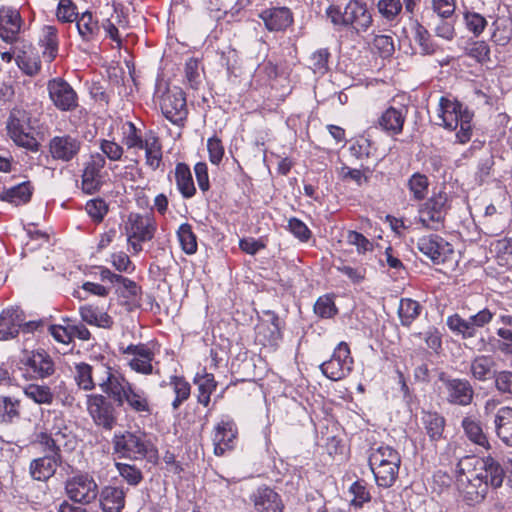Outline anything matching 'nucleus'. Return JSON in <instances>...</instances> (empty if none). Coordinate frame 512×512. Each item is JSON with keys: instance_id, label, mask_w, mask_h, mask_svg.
Returning <instances> with one entry per match:
<instances>
[{"instance_id": "nucleus-45", "label": "nucleus", "mask_w": 512, "mask_h": 512, "mask_svg": "<svg viewBox=\"0 0 512 512\" xmlns=\"http://www.w3.org/2000/svg\"><path fill=\"white\" fill-rule=\"evenodd\" d=\"M422 424L426 434L431 440L436 441L442 437L445 419L437 412L424 411L422 415Z\"/></svg>"}, {"instance_id": "nucleus-3", "label": "nucleus", "mask_w": 512, "mask_h": 512, "mask_svg": "<svg viewBox=\"0 0 512 512\" xmlns=\"http://www.w3.org/2000/svg\"><path fill=\"white\" fill-rule=\"evenodd\" d=\"M368 462L379 487L393 486L401 465V456L397 450L384 444L371 447Z\"/></svg>"}, {"instance_id": "nucleus-8", "label": "nucleus", "mask_w": 512, "mask_h": 512, "mask_svg": "<svg viewBox=\"0 0 512 512\" xmlns=\"http://www.w3.org/2000/svg\"><path fill=\"white\" fill-rule=\"evenodd\" d=\"M148 446L145 435L139 432H116L112 438L113 454L118 458L144 459L148 453Z\"/></svg>"}, {"instance_id": "nucleus-32", "label": "nucleus", "mask_w": 512, "mask_h": 512, "mask_svg": "<svg viewBox=\"0 0 512 512\" xmlns=\"http://www.w3.org/2000/svg\"><path fill=\"white\" fill-rule=\"evenodd\" d=\"M471 376L478 381L496 378V362L490 355H479L470 364Z\"/></svg>"}, {"instance_id": "nucleus-4", "label": "nucleus", "mask_w": 512, "mask_h": 512, "mask_svg": "<svg viewBox=\"0 0 512 512\" xmlns=\"http://www.w3.org/2000/svg\"><path fill=\"white\" fill-rule=\"evenodd\" d=\"M473 113L457 101L448 97H441L438 106L439 125L448 130H459L456 138L459 143L465 144L472 137V119Z\"/></svg>"}, {"instance_id": "nucleus-31", "label": "nucleus", "mask_w": 512, "mask_h": 512, "mask_svg": "<svg viewBox=\"0 0 512 512\" xmlns=\"http://www.w3.org/2000/svg\"><path fill=\"white\" fill-rule=\"evenodd\" d=\"M145 151V164L152 170L160 168L163 161L162 144L160 138L153 131L145 135L143 149Z\"/></svg>"}, {"instance_id": "nucleus-39", "label": "nucleus", "mask_w": 512, "mask_h": 512, "mask_svg": "<svg viewBox=\"0 0 512 512\" xmlns=\"http://www.w3.org/2000/svg\"><path fill=\"white\" fill-rule=\"evenodd\" d=\"M491 40L497 45L504 46L512 39V18L508 16L496 17L492 22Z\"/></svg>"}, {"instance_id": "nucleus-57", "label": "nucleus", "mask_w": 512, "mask_h": 512, "mask_svg": "<svg viewBox=\"0 0 512 512\" xmlns=\"http://www.w3.org/2000/svg\"><path fill=\"white\" fill-rule=\"evenodd\" d=\"M119 475L131 486H137L143 480L142 471L135 465L116 462Z\"/></svg>"}, {"instance_id": "nucleus-60", "label": "nucleus", "mask_w": 512, "mask_h": 512, "mask_svg": "<svg viewBox=\"0 0 512 512\" xmlns=\"http://www.w3.org/2000/svg\"><path fill=\"white\" fill-rule=\"evenodd\" d=\"M373 48L377 50L381 57L387 58L392 56L395 51L393 37L386 34L376 35L373 39Z\"/></svg>"}, {"instance_id": "nucleus-35", "label": "nucleus", "mask_w": 512, "mask_h": 512, "mask_svg": "<svg viewBox=\"0 0 512 512\" xmlns=\"http://www.w3.org/2000/svg\"><path fill=\"white\" fill-rule=\"evenodd\" d=\"M21 400L11 396H0V424L11 425L21 418Z\"/></svg>"}, {"instance_id": "nucleus-54", "label": "nucleus", "mask_w": 512, "mask_h": 512, "mask_svg": "<svg viewBox=\"0 0 512 512\" xmlns=\"http://www.w3.org/2000/svg\"><path fill=\"white\" fill-rule=\"evenodd\" d=\"M415 42L420 46L423 54L432 55L437 50L428 30L420 23L415 26Z\"/></svg>"}, {"instance_id": "nucleus-14", "label": "nucleus", "mask_w": 512, "mask_h": 512, "mask_svg": "<svg viewBox=\"0 0 512 512\" xmlns=\"http://www.w3.org/2000/svg\"><path fill=\"white\" fill-rule=\"evenodd\" d=\"M87 410L94 423L111 431L117 425V412L112 402L101 394L87 397Z\"/></svg>"}, {"instance_id": "nucleus-59", "label": "nucleus", "mask_w": 512, "mask_h": 512, "mask_svg": "<svg viewBox=\"0 0 512 512\" xmlns=\"http://www.w3.org/2000/svg\"><path fill=\"white\" fill-rule=\"evenodd\" d=\"M117 284L116 292L123 298L134 300L141 294V287L127 277L121 276Z\"/></svg>"}, {"instance_id": "nucleus-2", "label": "nucleus", "mask_w": 512, "mask_h": 512, "mask_svg": "<svg viewBox=\"0 0 512 512\" xmlns=\"http://www.w3.org/2000/svg\"><path fill=\"white\" fill-rule=\"evenodd\" d=\"M105 377L98 383L104 393L118 405H126L127 409L142 417L152 415L153 406L148 394L123 376H115L108 367H102Z\"/></svg>"}, {"instance_id": "nucleus-6", "label": "nucleus", "mask_w": 512, "mask_h": 512, "mask_svg": "<svg viewBox=\"0 0 512 512\" xmlns=\"http://www.w3.org/2000/svg\"><path fill=\"white\" fill-rule=\"evenodd\" d=\"M33 128L29 112L18 108L11 111L7 122L10 138L16 145L36 152L39 150L40 144L33 135Z\"/></svg>"}, {"instance_id": "nucleus-16", "label": "nucleus", "mask_w": 512, "mask_h": 512, "mask_svg": "<svg viewBox=\"0 0 512 512\" xmlns=\"http://www.w3.org/2000/svg\"><path fill=\"white\" fill-rule=\"evenodd\" d=\"M36 323L25 321V316L19 308H9L0 315V340H8L18 335L22 329L24 332H32Z\"/></svg>"}, {"instance_id": "nucleus-36", "label": "nucleus", "mask_w": 512, "mask_h": 512, "mask_svg": "<svg viewBox=\"0 0 512 512\" xmlns=\"http://www.w3.org/2000/svg\"><path fill=\"white\" fill-rule=\"evenodd\" d=\"M175 182L177 189L183 198L190 199L196 194V187L194 185L192 173L187 164H176Z\"/></svg>"}, {"instance_id": "nucleus-22", "label": "nucleus", "mask_w": 512, "mask_h": 512, "mask_svg": "<svg viewBox=\"0 0 512 512\" xmlns=\"http://www.w3.org/2000/svg\"><path fill=\"white\" fill-rule=\"evenodd\" d=\"M105 164V157L100 153L92 154L85 163L81 186L86 194H93L101 188L103 184L102 170Z\"/></svg>"}, {"instance_id": "nucleus-30", "label": "nucleus", "mask_w": 512, "mask_h": 512, "mask_svg": "<svg viewBox=\"0 0 512 512\" xmlns=\"http://www.w3.org/2000/svg\"><path fill=\"white\" fill-rule=\"evenodd\" d=\"M99 502L103 512H121L125 506L124 487L107 485L99 491Z\"/></svg>"}, {"instance_id": "nucleus-56", "label": "nucleus", "mask_w": 512, "mask_h": 512, "mask_svg": "<svg viewBox=\"0 0 512 512\" xmlns=\"http://www.w3.org/2000/svg\"><path fill=\"white\" fill-rule=\"evenodd\" d=\"M16 63L18 67L29 76L36 75L41 68V62L38 57L25 51L16 56Z\"/></svg>"}, {"instance_id": "nucleus-5", "label": "nucleus", "mask_w": 512, "mask_h": 512, "mask_svg": "<svg viewBox=\"0 0 512 512\" xmlns=\"http://www.w3.org/2000/svg\"><path fill=\"white\" fill-rule=\"evenodd\" d=\"M326 16L335 26L349 27L357 33H364L373 24V15L367 4L360 0H350L344 11L339 6L330 5L326 9Z\"/></svg>"}, {"instance_id": "nucleus-1", "label": "nucleus", "mask_w": 512, "mask_h": 512, "mask_svg": "<svg viewBox=\"0 0 512 512\" xmlns=\"http://www.w3.org/2000/svg\"><path fill=\"white\" fill-rule=\"evenodd\" d=\"M456 472L457 488L470 505L483 501L489 486L501 487L505 477L504 469L491 456H466L458 462Z\"/></svg>"}, {"instance_id": "nucleus-43", "label": "nucleus", "mask_w": 512, "mask_h": 512, "mask_svg": "<svg viewBox=\"0 0 512 512\" xmlns=\"http://www.w3.org/2000/svg\"><path fill=\"white\" fill-rule=\"evenodd\" d=\"M79 35L84 41H93L100 33V25L91 12H84L76 19Z\"/></svg>"}, {"instance_id": "nucleus-7", "label": "nucleus", "mask_w": 512, "mask_h": 512, "mask_svg": "<svg viewBox=\"0 0 512 512\" xmlns=\"http://www.w3.org/2000/svg\"><path fill=\"white\" fill-rule=\"evenodd\" d=\"M127 243L134 254L142 251V243L151 241L157 230V223L150 215L130 213L124 226Z\"/></svg>"}, {"instance_id": "nucleus-58", "label": "nucleus", "mask_w": 512, "mask_h": 512, "mask_svg": "<svg viewBox=\"0 0 512 512\" xmlns=\"http://www.w3.org/2000/svg\"><path fill=\"white\" fill-rule=\"evenodd\" d=\"M330 58V53L327 48H321L310 56V68L314 73H318L320 75L325 74L328 69V62Z\"/></svg>"}, {"instance_id": "nucleus-41", "label": "nucleus", "mask_w": 512, "mask_h": 512, "mask_svg": "<svg viewBox=\"0 0 512 512\" xmlns=\"http://www.w3.org/2000/svg\"><path fill=\"white\" fill-rule=\"evenodd\" d=\"M32 196V188L29 182H23L3 191L0 195L2 201L16 206L26 204Z\"/></svg>"}, {"instance_id": "nucleus-18", "label": "nucleus", "mask_w": 512, "mask_h": 512, "mask_svg": "<svg viewBox=\"0 0 512 512\" xmlns=\"http://www.w3.org/2000/svg\"><path fill=\"white\" fill-rule=\"evenodd\" d=\"M49 98L61 111H72L78 106V96L72 86L61 78L48 82Z\"/></svg>"}, {"instance_id": "nucleus-12", "label": "nucleus", "mask_w": 512, "mask_h": 512, "mask_svg": "<svg viewBox=\"0 0 512 512\" xmlns=\"http://www.w3.org/2000/svg\"><path fill=\"white\" fill-rule=\"evenodd\" d=\"M448 208V195L446 192L440 191L421 206L419 222L423 227L437 231L444 226Z\"/></svg>"}, {"instance_id": "nucleus-33", "label": "nucleus", "mask_w": 512, "mask_h": 512, "mask_svg": "<svg viewBox=\"0 0 512 512\" xmlns=\"http://www.w3.org/2000/svg\"><path fill=\"white\" fill-rule=\"evenodd\" d=\"M494 424L498 438L507 446L512 447V408L508 406L499 408Z\"/></svg>"}, {"instance_id": "nucleus-9", "label": "nucleus", "mask_w": 512, "mask_h": 512, "mask_svg": "<svg viewBox=\"0 0 512 512\" xmlns=\"http://www.w3.org/2000/svg\"><path fill=\"white\" fill-rule=\"evenodd\" d=\"M494 315L495 313L488 308H484L468 318L454 313L447 317L446 325L454 335L460 336L462 339H470L476 336L478 329L490 324Z\"/></svg>"}, {"instance_id": "nucleus-17", "label": "nucleus", "mask_w": 512, "mask_h": 512, "mask_svg": "<svg viewBox=\"0 0 512 512\" xmlns=\"http://www.w3.org/2000/svg\"><path fill=\"white\" fill-rule=\"evenodd\" d=\"M121 353L131 356L128 366L136 373L151 375L155 372L152 365L155 353L147 344H130L125 348H121Z\"/></svg>"}, {"instance_id": "nucleus-27", "label": "nucleus", "mask_w": 512, "mask_h": 512, "mask_svg": "<svg viewBox=\"0 0 512 512\" xmlns=\"http://www.w3.org/2000/svg\"><path fill=\"white\" fill-rule=\"evenodd\" d=\"M251 501L257 512H283L284 509L280 495L267 486L259 487L251 495Z\"/></svg>"}, {"instance_id": "nucleus-48", "label": "nucleus", "mask_w": 512, "mask_h": 512, "mask_svg": "<svg viewBox=\"0 0 512 512\" xmlns=\"http://www.w3.org/2000/svg\"><path fill=\"white\" fill-rule=\"evenodd\" d=\"M195 383L198 386L197 400L200 404L207 407L211 400V394L216 390L217 382L215 381L214 375L211 373H204L203 375L197 376Z\"/></svg>"}, {"instance_id": "nucleus-23", "label": "nucleus", "mask_w": 512, "mask_h": 512, "mask_svg": "<svg viewBox=\"0 0 512 512\" xmlns=\"http://www.w3.org/2000/svg\"><path fill=\"white\" fill-rule=\"evenodd\" d=\"M440 380L445 387L446 399L449 403L460 406L469 405L474 397V389L470 382L460 378H446L444 374Z\"/></svg>"}, {"instance_id": "nucleus-38", "label": "nucleus", "mask_w": 512, "mask_h": 512, "mask_svg": "<svg viewBox=\"0 0 512 512\" xmlns=\"http://www.w3.org/2000/svg\"><path fill=\"white\" fill-rule=\"evenodd\" d=\"M377 12L389 25L396 26L401 20L403 3L401 0H378Z\"/></svg>"}, {"instance_id": "nucleus-46", "label": "nucleus", "mask_w": 512, "mask_h": 512, "mask_svg": "<svg viewBox=\"0 0 512 512\" xmlns=\"http://www.w3.org/2000/svg\"><path fill=\"white\" fill-rule=\"evenodd\" d=\"M122 143L128 149L142 150L145 143V137L142 136L141 129L137 128L136 125L127 121L123 124L122 128Z\"/></svg>"}, {"instance_id": "nucleus-21", "label": "nucleus", "mask_w": 512, "mask_h": 512, "mask_svg": "<svg viewBox=\"0 0 512 512\" xmlns=\"http://www.w3.org/2000/svg\"><path fill=\"white\" fill-rule=\"evenodd\" d=\"M266 319L256 326V340L263 346L277 347L282 339V322L273 311L265 312Z\"/></svg>"}, {"instance_id": "nucleus-15", "label": "nucleus", "mask_w": 512, "mask_h": 512, "mask_svg": "<svg viewBox=\"0 0 512 512\" xmlns=\"http://www.w3.org/2000/svg\"><path fill=\"white\" fill-rule=\"evenodd\" d=\"M160 108L170 122L181 125L188 115L186 97L182 89L174 87L160 97Z\"/></svg>"}, {"instance_id": "nucleus-53", "label": "nucleus", "mask_w": 512, "mask_h": 512, "mask_svg": "<svg viewBox=\"0 0 512 512\" xmlns=\"http://www.w3.org/2000/svg\"><path fill=\"white\" fill-rule=\"evenodd\" d=\"M429 179L426 175L416 172L408 180L407 186L416 201L424 200L428 194Z\"/></svg>"}, {"instance_id": "nucleus-44", "label": "nucleus", "mask_w": 512, "mask_h": 512, "mask_svg": "<svg viewBox=\"0 0 512 512\" xmlns=\"http://www.w3.org/2000/svg\"><path fill=\"white\" fill-rule=\"evenodd\" d=\"M24 395L38 405H51L54 401V393L45 384L31 383L23 388Z\"/></svg>"}, {"instance_id": "nucleus-29", "label": "nucleus", "mask_w": 512, "mask_h": 512, "mask_svg": "<svg viewBox=\"0 0 512 512\" xmlns=\"http://www.w3.org/2000/svg\"><path fill=\"white\" fill-rule=\"evenodd\" d=\"M407 108L388 107L378 118V127L390 135L402 133L406 120Z\"/></svg>"}, {"instance_id": "nucleus-42", "label": "nucleus", "mask_w": 512, "mask_h": 512, "mask_svg": "<svg viewBox=\"0 0 512 512\" xmlns=\"http://www.w3.org/2000/svg\"><path fill=\"white\" fill-rule=\"evenodd\" d=\"M462 427L468 439L476 445L485 449L490 448V444L486 434L483 431L481 423L471 417H465L462 420Z\"/></svg>"}, {"instance_id": "nucleus-51", "label": "nucleus", "mask_w": 512, "mask_h": 512, "mask_svg": "<svg viewBox=\"0 0 512 512\" xmlns=\"http://www.w3.org/2000/svg\"><path fill=\"white\" fill-rule=\"evenodd\" d=\"M177 238L183 252L188 255H193L197 252V236L189 223H183L179 226Z\"/></svg>"}, {"instance_id": "nucleus-11", "label": "nucleus", "mask_w": 512, "mask_h": 512, "mask_svg": "<svg viewBox=\"0 0 512 512\" xmlns=\"http://www.w3.org/2000/svg\"><path fill=\"white\" fill-rule=\"evenodd\" d=\"M68 498L82 505L94 502L99 495V487L94 477L87 472H78L65 481Z\"/></svg>"}, {"instance_id": "nucleus-25", "label": "nucleus", "mask_w": 512, "mask_h": 512, "mask_svg": "<svg viewBox=\"0 0 512 512\" xmlns=\"http://www.w3.org/2000/svg\"><path fill=\"white\" fill-rule=\"evenodd\" d=\"M23 24L20 12L12 7H0V38L6 43L17 40Z\"/></svg>"}, {"instance_id": "nucleus-64", "label": "nucleus", "mask_w": 512, "mask_h": 512, "mask_svg": "<svg viewBox=\"0 0 512 512\" xmlns=\"http://www.w3.org/2000/svg\"><path fill=\"white\" fill-rule=\"evenodd\" d=\"M56 15L59 21L73 22L78 18L77 7L71 0H60Z\"/></svg>"}, {"instance_id": "nucleus-20", "label": "nucleus", "mask_w": 512, "mask_h": 512, "mask_svg": "<svg viewBox=\"0 0 512 512\" xmlns=\"http://www.w3.org/2000/svg\"><path fill=\"white\" fill-rule=\"evenodd\" d=\"M417 248L436 264L446 262L453 254L452 245L436 234L420 237L417 241Z\"/></svg>"}, {"instance_id": "nucleus-47", "label": "nucleus", "mask_w": 512, "mask_h": 512, "mask_svg": "<svg viewBox=\"0 0 512 512\" xmlns=\"http://www.w3.org/2000/svg\"><path fill=\"white\" fill-rule=\"evenodd\" d=\"M40 45L43 48V56L49 62L54 60L58 52V34L54 26H44Z\"/></svg>"}, {"instance_id": "nucleus-13", "label": "nucleus", "mask_w": 512, "mask_h": 512, "mask_svg": "<svg viewBox=\"0 0 512 512\" xmlns=\"http://www.w3.org/2000/svg\"><path fill=\"white\" fill-rule=\"evenodd\" d=\"M353 358L346 342H340L331 358L320 365L322 373L332 381L345 378L352 371Z\"/></svg>"}, {"instance_id": "nucleus-63", "label": "nucleus", "mask_w": 512, "mask_h": 512, "mask_svg": "<svg viewBox=\"0 0 512 512\" xmlns=\"http://www.w3.org/2000/svg\"><path fill=\"white\" fill-rule=\"evenodd\" d=\"M346 240L348 244L353 245L357 248V252L359 254H364L368 251L373 250V244L372 242L367 239L363 234L349 230L347 232Z\"/></svg>"}, {"instance_id": "nucleus-28", "label": "nucleus", "mask_w": 512, "mask_h": 512, "mask_svg": "<svg viewBox=\"0 0 512 512\" xmlns=\"http://www.w3.org/2000/svg\"><path fill=\"white\" fill-rule=\"evenodd\" d=\"M62 464V455L56 456L44 455L42 457L33 459L29 465L30 476L36 481H47L57 471V468Z\"/></svg>"}, {"instance_id": "nucleus-10", "label": "nucleus", "mask_w": 512, "mask_h": 512, "mask_svg": "<svg viewBox=\"0 0 512 512\" xmlns=\"http://www.w3.org/2000/svg\"><path fill=\"white\" fill-rule=\"evenodd\" d=\"M19 369L27 380H38L52 376L55 373V364L43 349L25 350L19 360Z\"/></svg>"}, {"instance_id": "nucleus-61", "label": "nucleus", "mask_w": 512, "mask_h": 512, "mask_svg": "<svg viewBox=\"0 0 512 512\" xmlns=\"http://www.w3.org/2000/svg\"><path fill=\"white\" fill-rule=\"evenodd\" d=\"M85 210L95 222H101L108 212V205L103 199L96 198L86 203Z\"/></svg>"}, {"instance_id": "nucleus-34", "label": "nucleus", "mask_w": 512, "mask_h": 512, "mask_svg": "<svg viewBox=\"0 0 512 512\" xmlns=\"http://www.w3.org/2000/svg\"><path fill=\"white\" fill-rule=\"evenodd\" d=\"M79 314L83 322L99 328L110 329L114 321L107 313L92 305H84L79 308Z\"/></svg>"}, {"instance_id": "nucleus-40", "label": "nucleus", "mask_w": 512, "mask_h": 512, "mask_svg": "<svg viewBox=\"0 0 512 512\" xmlns=\"http://www.w3.org/2000/svg\"><path fill=\"white\" fill-rule=\"evenodd\" d=\"M103 28L106 37L110 38L116 43L117 48H121L122 39L120 37L119 30L127 28V21L122 17L116 10L107 19L102 21L100 28Z\"/></svg>"}, {"instance_id": "nucleus-52", "label": "nucleus", "mask_w": 512, "mask_h": 512, "mask_svg": "<svg viewBox=\"0 0 512 512\" xmlns=\"http://www.w3.org/2000/svg\"><path fill=\"white\" fill-rule=\"evenodd\" d=\"M74 380L80 389L90 391L95 388L93 379V367L87 363L81 362L75 365Z\"/></svg>"}, {"instance_id": "nucleus-24", "label": "nucleus", "mask_w": 512, "mask_h": 512, "mask_svg": "<svg viewBox=\"0 0 512 512\" xmlns=\"http://www.w3.org/2000/svg\"><path fill=\"white\" fill-rule=\"evenodd\" d=\"M81 148V142L71 136H55L49 142V152L54 160L69 162L75 158Z\"/></svg>"}, {"instance_id": "nucleus-50", "label": "nucleus", "mask_w": 512, "mask_h": 512, "mask_svg": "<svg viewBox=\"0 0 512 512\" xmlns=\"http://www.w3.org/2000/svg\"><path fill=\"white\" fill-rule=\"evenodd\" d=\"M421 305L410 298H402L398 308V316L403 326H410L419 316Z\"/></svg>"}, {"instance_id": "nucleus-62", "label": "nucleus", "mask_w": 512, "mask_h": 512, "mask_svg": "<svg viewBox=\"0 0 512 512\" xmlns=\"http://www.w3.org/2000/svg\"><path fill=\"white\" fill-rule=\"evenodd\" d=\"M99 148L111 161H120L124 154V147L114 140H100Z\"/></svg>"}, {"instance_id": "nucleus-26", "label": "nucleus", "mask_w": 512, "mask_h": 512, "mask_svg": "<svg viewBox=\"0 0 512 512\" xmlns=\"http://www.w3.org/2000/svg\"><path fill=\"white\" fill-rule=\"evenodd\" d=\"M259 17L265 27L272 32L285 31L293 24L292 11L287 7H273L263 10Z\"/></svg>"}, {"instance_id": "nucleus-55", "label": "nucleus", "mask_w": 512, "mask_h": 512, "mask_svg": "<svg viewBox=\"0 0 512 512\" xmlns=\"http://www.w3.org/2000/svg\"><path fill=\"white\" fill-rule=\"evenodd\" d=\"M314 312L321 318H332L338 313L334 296L327 294L319 297L314 305Z\"/></svg>"}, {"instance_id": "nucleus-37", "label": "nucleus", "mask_w": 512, "mask_h": 512, "mask_svg": "<svg viewBox=\"0 0 512 512\" xmlns=\"http://www.w3.org/2000/svg\"><path fill=\"white\" fill-rule=\"evenodd\" d=\"M463 23L465 29L474 37H480L488 27V19L472 7L463 8Z\"/></svg>"}, {"instance_id": "nucleus-49", "label": "nucleus", "mask_w": 512, "mask_h": 512, "mask_svg": "<svg viewBox=\"0 0 512 512\" xmlns=\"http://www.w3.org/2000/svg\"><path fill=\"white\" fill-rule=\"evenodd\" d=\"M168 384L175 393L172 407L174 410H177L190 397L191 385L183 376L177 375L171 376Z\"/></svg>"}, {"instance_id": "nucleus-19", "label": "nucleus", "mask_w": 512, "mask_h": 512, "mask_svg": "<svg viewBox=\"0 0 512 512\" xmlns=\"http://www.w3.org/2000/svg\"><path fill=\"white\" fill-rule=\"evenodd\" d=\"M238 429L234 420L228 416L223 417L214 427L213 445L214 453L222 456L226 451L235 447Z\"/></svg>"}]
</instances>
